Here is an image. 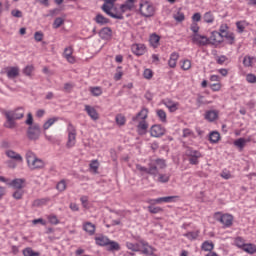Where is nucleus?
Returning a JSON list of instances; mask_svg holds the SVG:
<instances>
[{
    "label": "nucleus",
    "instance_id": "nucleus-37",
    "mask_svg": "<svg viewBox=\"0 0 256 256\" xmlns=\"http://www.w3.org/2000/svg\"><path fill=\"white\" fill-rule=\"evenodd\" d=\"M23 183H25V179H14L12 181V186L14 187V189L21 190L23 189Z\"/></svg>",
    "mask_w": 256,
    "mask_h": 256
},
{
    "label": "nucleus",
    "instance_id": "nucleus-59",
    "mask_svg": "<svg viewBox=\"0 0 256 256\" xmlns=\"http://www.w3.org/2000/svg\"><path fill=\"white\" fill-rule=\"evenodd\" d=\"M48 221L51 223V225H59V219L55 215L49 216Z\"/></svg>",
    "mask_w": 256,
    "mask_h": 256
},
{
    "label": "nucleus",
    "instance_id": "nucleus-32",
    "mask_svg": "<svg viewBox=\"0 0 256 256\" xmlns=\"http://www.w3.org/2000/svg\"><path fill=\"white\" fill-rule=\"evenodd\" d=\"M202 251H213L215 249V244L213 242L205 241L202 243L201 246Z\"/></svg>",
    "mask_w": 256,
    "mask_h": 256
},
{
    "label": "nucleus",
    "instance_id": "nucleus-34",
    "mask_svg": "<svg viewBox=\"0 0 256 256\" xmlns=\"http://www.w3.org/2000/svg\"><path fill=\"white\" fill-rule=\"evenodd\" d=\"M157 117L160 119L161 123H167V113L165 110L158 109L156 110Z\"/></svg>",
    "mask_w": 256,
    "mask_h": 256
},
{
    "label": "nucleus",
    "instance_id": "nucleus-5",
    "mask_svg": "<svg viewBox=\"0 0 256 256\" xmlns=\"http://www.w3.org/2000/svg\"><path fill=\"white\" fill-rule=\"evenodd\" d=\"M185 155L189 157L190 165H199V159L203 157L199 150H193L191 147H186Z\"/></svg>",
    "mask_w": 256,
    "mask_h": 256
},
{
    "label": "nucleus",
    "instance_id": "nucleus-39",
    "mask_svg": "<svg viewBox=\"0 0 256 256\" xmlns=\"http://www.w3.org/2000/svg\"><path fill=\"white\" fill-rule=\"evenodd\" d=\"M24 256H40L41 254L39 252L33 251V248L28 247L23 250Z\"/></svg>",
    "mask_w": 256,
    "mask_h": 256
},
{
    "label": "nucleus",
    "instance_id": "nucleus-21",
    "mask_svg": "<svg viewBox=\"0 0 256 256\" xmlns=\"http://www.w3.org/2000/svg\"><path fill=\"white\" fill-rule=\"evenodd\" d=\"M8 79H16L19 77V67H10L6 71Z\"/></svg>",
    "mask_w": 256,
    "mask_h": 256
},
{
    "label": "nucleus",
    "instance_id": "nucleus-64",
    "mask_svg": "<svg viewBox=\"0 0 256 256\" xmlns=\"http://www.w3.org/2000/svg\"><path fill=\"white\" fill-rule=\"evenodd\" d=\"M246 81H248V83H256V76L254 74H248Z\"/></svg>",
    "mask_w": 256,
    "mask_h": 256
},
{
    "label": "nucleus",
    "instance_id": "nucleus-1",
    "mask_svg": "<svg viewBox=\"0 0 256 256\" xmlns=\"http://www.w3.org/2000/svg\"><path fill=\"white\" fill-rule=\"evenodd\" d=\"M26 161L29 169L31 171H35L36 169H44L45 168V162L42 159L37 158L35 153L28 151L26 153Z\"/></svg>",
    "mask_w": 256,
    "mask_h": 256
},
{
    "label": "nucleus",
    "instance_id": "nucleus-20",
    "mask_svg": "<svg viewBox=\"0 0 256 256\" xmlns=\"http://www.w3.org/2000/svg\"><path fill=\"white\" fill-rule=\"evenodd\" d=\"M63 56L68 61V63H75V57L73 56V47L69 46L65 48Z\"/></svg>",
    "mask_w": 256,
    "mask_h": 256
},
{
    "label": "nucleus",
    "instance_id": "nucleus-2",
    "mask_svg": "<svg viewBox=\"0 0 256 256\" xmlns=\"http://www.w3.org/2000/svg\"><path fill=\"white\" fill-rule=\"evenodd\" d=\"M25 116V109L23 107H18L13 112H6L5 117L8 121L9 128L15 127V119H23Z\"/></svg>",
    "mask_w": 256,
    "mask_h": 256
},
{
    "label": "nucleus",
    "instance_id": "nucleus-7",
    "mask_svg": "<svg viewBox=\"0 0 256 256\" xmlns=\"http://www.w3.org/2000/svg\"><path fill=\"white\" fill-rule=\"evenodd\" d=\"M75 143H77V130L73 124H68V141L66 143V147L71 149V147H75Z\"/></svg>",
    "mask_w": 256,
    "mask_h": 256
},
{
    "label": "nucleus",
    "instance_id": "nucleus-26",
    "mask_svg": "<svg viewBox=\"0 0 256 256\" xmlns=\"http://www.w3.org/2000/svg\"><path fill=\"white\" fill-rule=\"evenodd\" d=\"M107 251H121V246L116 241L108 240Z\"/></svg>",
    "mask_w": 256,
    "mask_h": 256
},
{
    "label": "nucleus",
    "instance_id": "nucleus-27",
    "mask_svg": "<svg viewBox=\"0 0 256 256\" xmlns=\"http://www.w3.org/2000/svg\"><path fill=\"white\" fill-rule=\"evenodd\" d=\"M6 155L10 159H14L15 161H19L20 163L23 162V157L20 156V154H18L17 152H15L13 150L6 151Z\"/></svg>",
    "mask_w": 256,
    "mask_h": 256
},
{
    "label": "nucleus",
    "instance_id": "nucleus-17",
    "mask_svg": "<svg viewBox=\"0 0 256 256\" xmlns=\"http://www.w3.org/2000/svg\"><path fill=\"white\" fill-rule=\"evenodd\" d=\"M163 104L165 105V107H167V109L170 111V113H175V111H177V109H179V103L174 102L171 99L163 100Z\"/></svg>",
    "mask_w": 256,
    "mask_h": 256
},
{
    "label": "nucleus",
    "instance_id": "nucleus-61",
    "mask_svg": "<svg viewBox=\"0 0 256 256\" xmlns=\"http://www.w3.org/2000/svg\"><path fill=\"white\" fill-rule=\"evenodd\" d=\"M12 197H14V199H17V200L23 199V190H16L13 193Z\"/></svg>",
    "mask_w": 256,
    "mask_h": 256
},
{
    "label": "nucleus",
    "instance_id": "nucleus-38",
    "mask_svg": "<svg viewBox=\"0 0 256 256\" xmlns=\"http://www.w3.org/2000/svg\"><path fill=\"white\" fill-rule=\"evenodd\" d=\"M224 38L228 41V45H233L235 43V34H233V32H227L223 35V39Z\"/></svg>",
    "mask_w": 256,
    "mask_h": 256
},
{
    "label": "nucleus",
    "instance_id": "nucleus-36",
    "mask_svg": "<svg viewBox=\"0 0 256 256\" xmlns=\"http://www.w3.org/2000/svg\"><path fill=\"white\" fill-rule=\"evenodd\" d=\"M56 121H59V118L57 117H53L48 119L44 124H43V129L44 131H47V129H49V127H51L52 125H54L56 123Z\"/></svg>",
    "mask_w": 256,
    "mask_h": 256
},
{
    "label": "nucleus",
    "instance_id": "nucleus-47",
    "mask_svg": "<svg viewBox=\"0 0 256 256\" xmlns=\"http://www.w3.org/2000/svg\"><path fill=\"white\" fill-rule=\"evenodd\" d=\"M115 120H116L117 125H119L120 127H123V125H125V123L127 121L125 119V116H123L121 114L116 115Z\"/></svg>",
    "mask_w": 256,
    "mask_h": 256
},
{
    "label": "nucleus",
    "instance_id": "nucleus-42",
    "mask_svg": "<svg viewBox=\"0 0 256 256\" xmlns=\"http://www.w3.org/2000/svg\"><path fill=\"white\" fill-rule=\"evenodd\" d=\"M148 211L149 213H151L152 215H157V213H163V208L159 207V206H148Z\"/></svg>",
    "mask_w": 256,
    "mask_h": 256
},
{
    "label": "nucleus",
    "instance_id": "nucleus-58",
    "mask_svg": "<svg viewBox=\"0 0 256 256\" xmlns=\"http://www.w3.org/2000/svg\"><path fill=\"white\" fill-rule=\"evenodd\" d=\"M11 15L17 19H21V17H23V12H21V10L14 9L11 11Z\"/></svg>",
    "mask_w": 256,
    "mask_h": 256
},
{
    "label": "nucleus",
    "instance_id": "nucleus-55",
    "mask_svg": "<svg viewBox=\"0 0 256 256\" xmlns=\"http://www.w3.org/2000/svg\"><path fill=\"white\" fill-rule=\"evenodd\" d=\"M80 201H81L82 207H84V209H88L89 208V197L81 196Z\"/></svg>",
    "mask_w": 256,
    "mask_h": 256
},
{
    "label": "nucleus",
    "instance_id": "nucleus-24",
    "mask_svg": "<svg viewBox=\"0 0 256 256\" xmlns=\"http://www.w3.org/2000/svg\"><path fill=\"white\" fill-rule=\"evenodd\" d=\"M94 21L98 25H107L108 23H111V20L103 16V14H97L96 17L94 18Z\"/></svg>",
    "mask_w": 256,
    "mask_h": 256
},
{
    "label": "nucleus",
    "instance_id": "nucleus-63",
    "mask_svg": "<svg viewBox=\"0 0 256 256\" xmlns=\"http://www.w3.org/2000/svg\"><path fill=\"white\" fill-rule=\"evenodd\" d=\"M34 39L35 41H37L38 43L43 41V32L41 31H38V32H35L34 34Z\"/></svg>",
    "mask_w": 256,
    "mask_h": 256
},
{
    "label": "nucleus",
    "instance_id": "nucleus-22",
    "mask_svg": "<svg viewBox=\"0 0 256 256\" xmlns=\"http://www.w3.org/2000/svg\"><path fill=\"white\" fill-rule=\"evenodd\" d=\"M101 39H111L113 35V30L109 27H104L99 32Z\"/></svg>",
    "mask_w": 256,
    "mask_h": 256
},
{
    "label": "nucleus",
    "instance_id": "nucleus-54",
    "mask_svg": "<svg viewBox=\"0 0 256 256\" xmlns=\"http://www.w3.org/2000/svg\"><path fill=\"white\" fill-rule=\"evenodd\" d=\"M143 77L144 79H148V80L153 79V70L149 68L145 69L143 72Z\"/></svg>",
    "mask_w": 256,
    "mask_h": 256
},
{
    "label": "nucleus",
    "instance_id": "nucleus-33",
    "mask_svg": "<svg viewBox=\"0 0 256 256\" xmlns=\"http://www.w3.org/2000/svg\"><path fill=\"white\" fill-rule=\"evenodd\" d=\"M160 37H159V35H157V34H152L151 36H150V45H152V47H154V48H157V47H159V41H160Z\"/></svg>",
    "mask_w": 256,
    "mask_h": 256
},
{
    "label": "nucleus",
    "instance_id": "nucleus-57",
    "mask_svg": "<svg viewBox=\"0 0 256 256\" xmlns=\"http://www.w3.org/2000/svg\"><path fill=\"white\" fill-rule=\"evenodd\" d=\"M253 61L251 59V56H245L243 59V65L244 67H251Z\"/></svg>",
    "mask_w": 256,
    "mask_h": 256
},
{
    "label": "nucleus",
    "instance_id": "nucleus-40",
    "mask_svg": "<svg viewBox=\"0 0 256 256\" xmlns=\"http://www.w3.org/2000/svg\"><path fill=\"white\" fill-rule=\"evenodd\" d=\"M170 179L171 175L169 174H159L157 181L158 183H169Z\"/></svg>",
    "mask_w": 256,
    "mask_h": 256
},
{
    "label": "nucleus",
    "instance_id": "nucleus-46",
    "mask_svg": "<svg viewBox=\"0 0 256 256\" xmlns=\"http://www.w3.org/2000/svg\"><path fill=\"white\" fill-rule=\"evenodd\" d=\"M203 99H205V96L198 94L197 104H198L199 107H201V105L211 104V101H207V100H203Z\"/></svg>",
    "mask_w": 256,
    "mask_h": 256
},
{
    "label": "nucleus",
    "instance_id": "nucleus-30",
    "mask_svg": "<svg viewBox=\"0 0 256 256\" xmlns=\"http://www.w3.org/2000/svg\"><path fill=\"white\" fill-rule=\"evenodd\" d=\"M234 243L236 245V247H238V249H244V247L247 245V243H245V239H243V237L238 236L235 238Z\"/></svg>",
    "mask_w": 256,
    "mask_h": 256
},
{
    "label": "nucleus",
    "instance_id": "nucleus-52",
    "mask_svg": "<svg viewBox=\"0 0 256 256\" xmlns=\"http://www.w3.org/2000/svg\"><path fill=\"white\" fill-rule=\"evenodd\" d=\"M154 165H156V167H159V169H165V167H167V164L165 163L164 159L158 158L155 160Z\"/></svg>",
    "mask_w": 256,
    "mask_h": 256
},
{
    "label": "nucleus",
    "instance_id": "nucleus-6",
    "mask_svg": "<svg viewBox=\"0 0 256 256\" xmlns=\"http://www.w3.org/2000/svg\"><path fill=\"white\" fill-rule=\"evenodd\" d=\"M136 169L141 173H147V175H153L154 177H157V175H159V168L153 162L148 164V168L137 164Z\"/></svg>",
    "mask_w": 256,
    "mask_h": 256
},
{
    "label": "nucleus",
    "instance_id": "nucleus-4",
    "mask_svg": "<svg viewBox=\"0 0 256 256\" xmlns=\"http://www.w3.org/2000/svg\"><path fill=\"white\" fill-rule=\"evenodd\" d=\"M215 221H218L223 225L224 229H227L233 225V215L223 214L221 212H216L214 214Z\"/></svg>",
    "mask_w": 256,
    "mask_h": 256
},
{
    "label": "nucleus",
    "instance_id": "nucleus-10",
    "mask_svg": "<svg viewBox=\"0 0 256 256\" xmlns=\"http://www.w3.org/2000/svg\"><path fill=\"white\" fill-rule=\"evenodd\" d=\"M167 130H165V127H163L161 124H154L150 128V136L151 137H163L165 135Z\"/></svg>",
    "mask_w": 256,
    "mask_h": 256
},
{
    "label": "nucleus",
    "instance_id": "nucleus-50",
    "mask_svg": "<svg viewBox=\"0 0 256 256\" xmlns=\"http://www.w3.org/2000/svg\"><path fill=\"white\" fill-rule=\"evenodd\" d=\"M184 236L187 237V239L190 241H195V239L199 237V232H188L184 234Z\"/></svg>",
    "mask_w": 256,
    "mask_h": 256
},
{
    "label": "nucleus",
    "instance_id": "nucleus-8",
    "mask_svg": "<svg viewBox=\"0 0 256 256\" xmlns=\"http://www.w3.org/2000/svg\"><path fill=\"white\" fill-rule=\"evenodd\" d=\"M139 11L143 17H153V15H155V7L147 1L140 3Z\"/></svg>",
    "mask_w": 256,
    "mask_h": 256
},
{
    "label": "nucleus",
    "instance_id": "nucleus-16",
    "mask_svg": "<svg viewBox=\"0 0 256 256\" xmlns=\"http://www.w3.org/2000/svg\"><path fill=\"white\" fill-rule=\"evenodd\" d=\"M84 111H86L92 121L99 119V113H97V110L93 106L85 105Z\"/></svg>",
    "mask_w": 256,
    "mask_h": 256
},
{
    "label": "nucleus",
    "instance_id": "nucleus-31",
    "mask_svg": "<svg viewBox=\"0 0 256 256\" xmlns=\"http://www.w3.org/2000/svg\"><path fill=\"white\" fill-rule=\"evenodd\" d=\"M246 143H247V140H245V138H239L234 141L235 147H237L240 151H243Z\"/></svg>",
    "mask_w": 256,
    "mask_h": 256
},
{
    "label": "nucleus",
    "instance_id": "nucleus-3",
    "mask_svg": "<svg viewBox=\"0 0 256 256\" xmlns=\"http://www.w3.org/2000/svg\"><path fill=\"white\" fill-rule=\"evenodd\" d=\"M104 4L102 5L101 9L102 11H104V13H106V15H109V17H112V19H120L123 20V14L119 13V14H115L113 13V7L115 5V1L117 0H103Z\"/></svg>",
    "mask_w": 256,
    "mask_h": 256
},
{
    "label": "nucleus",
    "instance_id": "nucleus-13",
    "mask_svg": "<svg viewBox=\"0 0 256 256\" xmlns=\"http://www.w3.org/2000/svg\"><path fill=\"white\" fill-rule=\"evenodd\" d=\"M208 39L211 45H221L223 43V34H220L219 31H213Z\"/></svg>",
    "mask_w": 256,
    "mask_h": 256
},
{
    "label": "nucleus",
    "instance_id": "nucleus-29",
    "mask_svg": "<svg viewBox=\"0 0 256 256\" xmlns=\"http://www.w3.org/2000/svg\"><path fill=\"white\" fill-rule=\"evenodd\" d=\"M219 139H221V134L217 131H213L209 135L210 143H219Z\"/></svg>",
    "mask_w": 256,
    "mask_h": 256
},
{
    "label": "nucleus",
    "instance_id": "nucleus-56",
    "mask_svg": "<svg viewBox=\"0 0 256 256\" xmlns=\"http://www.w3.org/2000/svg\"><path fill=\"white\" fill-rule=\"evenodd\" d=\"M181 67L183 71H189V69H191V60H188V59L184 60Z\"/></svg>",
    "mask_w": 256,
    "mask_h": 256
},
{
    "label": "nucleus",
    "instance_id": "nucleus-28",
    "mask_svg": "<svg viewBox=\"0 0 256 256\" xmlns=\"http://www.w3.org/2000/svg\"><path fill=\"white\" fill-rule=\"evenodd\" d=\"M242 251H245V253H248L249 255H255L256 245L253 243H246Z\"/></svg>",
    "mask_w": 256,
    "mask_h": 256
},
{
    "label": "nucleus",
    "instance_id": "nucleus-41",
    "mask_svg": "<svg viewBox=\"0 0 256 256\" xmlns=\"http://www.w3.org/2000/svg\"><path fill=\"white\" fill-rule=\"evenodd\" d=\"M126 247L127 249H129L130 251H141V245H139V243H131V242H127L126 243Z\"/></svg>",
    "mask_w": 256,
    "mask_h": 256
},
{
    "label": "nucleus",
    "instance_id": "nucleus-49",
    "mask_svg": "<svg viewBox=\"0 0 256 256\" xmlns=\"http://www.w3.org/2000/svg\"><path fill=\"white\" fill-rule=\"evenodd\" d=\"M204 21L205 23H213V21H215V17L211 12H206L204 14Z\"/></svg>",
    "mask_w": 256,
    "mask_h": 256
},
{
    "label": "nucleus",
    "instance_id": "nucleus-9",
    "mask_svg": "<svg viewBox=\"0 0 256 256\" xmlns=\"http://www.w3.org/2000/svg\"><path fill=\"white\" fill-rule=\"evenodd\" d=\"M27 137L30 141H37L41 137V127L39 124H33L28 127Z\"/></svg>",
    "mask_w": 256,
    "mask_h": 256
},
{
    "label": "nucleus",
    "instance_id": "nucleus-48",
    "mask_svg": "<svg viewBox=\"0 0 256 256\" xmlns=\"http://www.w3.org/2000/svg\"><path fill=\"white\" fill-rule=\"evenodd\" d=\"M174 19L178 23H183V21H185V14L181 11H178L176 14H174Z\"/></svg>",
    "mask_w": 256,
    "mask_h": 256
},
{
    "label": "nucleus",
    "instance_id": "nucleus-44",
    "mask_svg": "<svg viewBox=\"0 0 256 256\" xmlns=\"http://www.w3.org/2000/svg\"><path fill=\"white\" fill-rule=\"evenodd\" d=\"M90 92L92 93V95H93L94 97H99V96L103 95V90H102L101 87H99V86L92 87V88L90 89Z\"/></svg>",
    "mask_w": 256,
    "mask_h": 256
},
{
    "label": "nucleus",
    "instance_id": "nucleus-35",
    "mask_svg": "<svg viewBox=\"0 0 256 256\" xmlns=\"http://www.w3.org/2000/svg\"><path fill=\"white\" fill-rule=\"evenodd\" d=\"M84 231L89 233V235H95V225H93L91 222H87L84 224Z\"/></svg>",
    "mask_w": 256,
    "mask_h": 256
},
{
    "label": "nucleus",
    "instance_id": "nucleus-25",
    "mask_svg": "<svg viewBox=\"0 0 256 256\" xmlns=\"http://www.w3.org/2000/svg\"><path fill=\"white\" fill-rule=\"evenodd\" d=\"M96 245H99L100 247H107L109 245V238L106 236H98L95 238Z\"/></svg>",
    "mask_w": 256,
    "mask_h": 256
},
{
    "label": "nucleus",
    "instance_id": "nucleus-19",
    "mask_svg": "<svg viewBox=\"0 0 256 256\" xmlns=\"http://www.w3.org/2000/svg\"><path fill=\"white\" fill-rule=\"evenodd\" d=\"M133 9H135V0H126L125 3L120 6L121 13L133 11Z\"/></svg>",
    "mask_w": 256,
    "mask_h": 256
},
{
    "label": "nucleus",
    "instance_id": "nucleus-43",
    "mask_svg": "<svg viewBox=\"0 0 256 256\" xmlns=\"http://www.w3.org/2000/svg\"><path fill=\"white\" fill-rule=\"evenodd\" d=\"M33 71H35V67H33V65H28L22 70V73L26 75V77H31Z\"/></svg>",
    "mask_w": 256,
    "mask_h": 256
},
{
    "label": "nucleus",
    "instance_id": "nucleus-53",
    "mask_svg": "<svg viewBox=\"0 0 256 256\" xmlns=\"http://www.w3.org/2000/svg\"><path fill=\"white\" fill-rule=\"evenodd\" d=\"M63 23H65V20L63 18L61 17L56 18L53 23L54 29H59V27H61Z\"/></svg>",
    "mask_w": 256,
    "mask_h": 256
},
{
    "label": "nucleus",
    "instance_id": "nucleus-23",
    "mask_svg": "<svg viewBox=\"0 0 256 256\" xmlns=\"http://www.w3.org/2000/svg\"><path fill=\"white\" fill-rule=\"evenodd\" d=\"M219 117V113L215 110H209L205 114V119L209 121L210 123H213V121H216V119Z\"/></svg>",
    "mask_w": 256,
    "mask_h": 256
},
{
    "label": "nucleus",
    "instance_id": "nucleus-12",
    "mask_svg": "<svg viewBox=\"0 0 256 256\" xmlns=\"http://www.w3.org/2000/svg\"><path fill=\"white\" fill-rule=\"evenodd\" d=\"M177 199V196H166V197H160L156 199H150L147 201L150 205H157L161 203H173Z\"/></svg>",
    "mask_w": 256,
    "mask_h": 256
},
{
    "label": "nucleus",
    "instance_id": "nucleus-45",
    "mask_svg": "<svg viewBox=\"0 0 256 256\" xmlns=\"http://www.w3.org/2000/svg\"><path fill=\"white\" fill-rule=\"evenodd\" d=\"M142 253L143 255H153V247L148 244H143Z\"/></svg>",
    "mask_w": 256,
    "mask_h": 256
},
{
    "label": "nucleus",
    "instance_id": "nucleus-15",
    "mask_svg": "<svg viewBox=\"0 0 256 256\" xmlns=\"http://www.w3.org/2000/svg\"><path fill=\"white\" fill-rule=\"evenodd\" d=\"M147 51V47H145V44H133L132 45V52L134 55H137L138 57H141V55H145Z\"/></svg>",
    "mask_w": 256,
    "mask_h": 256
},
{
    "label": "nucleus",
    "instance_id": "nucleus-14",
    "mask_svg": "<svg viewBox=\"0 0 256 256\" xmlns=\"http://www.w3.org/2000/svg\"><path fill=\"white\" fill-rule=\"evenodd\" d=\"M149 117V109L142 108L133 118L132 121L137 123V121H145Z\"/></svg>",
    "mask_w": 256,
    "mask_h": 256
},
{
    "label": "nucleus",
    "instance_id": "nucleus-18",
    "mask_svg": "<svg viewBox=\"0 0 256 256\" xmlns=\"http://www.w3.org/2000/svg\"><path fill=\"white\" fill-rule=\"evenodd\" d=\"M147 129H149V123L146 120H140L137 125L138 135H147Z\"/></svg>",
    "mask_w": 256,
    "mask_h": 256
},
{
    "label": "nucleus",
    "instance_id": "nucleus-62",
    "mask_svg": "<svg viewBox=\"0 0 256 256\" xmlns=\"http://www.w3.org/2000/svg\"><path fill=\"white\" fill-rule=\"evenodd\" d=\"M227 29H229V26H227V24H222L220 26V29H219L218 33H220V34H222L224 36V35H226V33H229L227 31Z\"/></svg>",
    "mask_w": 256,
    "mask_h": 256
},
{
    "label": "nucleus",
    "instance_id": "nucleus-60",
    "mask_svg": "<svg viewBox=\"0 0 256 256\" xmlns=\"http://www.w3.org/2000/svg\"><path fill=\"white\" fill-rule=\"evenodd\" d=\"M90 169H92L94 173H97V170L99 169V162L97 160H93L90 163Z\"/></svg>",
    "mask_w": 256,
    "mask_h": 256
},
{
    "label": "nucleus",
    "instance_id": "nucleus-11",
    "mask_svg": "<svg viewBox=\"0 0 256 256\" xmlns=\"http://www.w3.org/2000/svg\"><path fill=\"white\" fill-rule=\"evenodd\" d=\"M192 43L198 47H205V45H209V38L201 34H194L192 35Z\"/></svg>",
    "mask_w": 256,
    "mask_h": 256
},
{
    "label": "nucleus",
    "instance_id": "nucleus-51",
    "mask_svg": "<svg viewBox=\"0 0 256 256\" xmlns=\"http://www.w3.org/2000/svg\"><path fill=\"white\" fill-rule=\"evenodd\" d=\"M56 189L60 192L65 191V189H67V182H65V180H61L60 182H58V184L56 185Z\"/></svg>",
    "mask_w": 256,
    "mask_h": 256
}]
</instances>
